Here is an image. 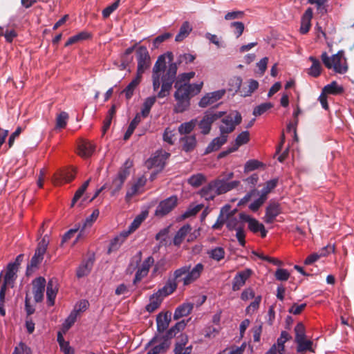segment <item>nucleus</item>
<instances>
[{
    "mask_svg": "<svg viewBox=\"0 0 354 354\" xmlns=\"http://www.w3.org/2000/svg\"><path fill=\"white\" fill-rule=\"evenodd\" d=\"M204 270V266L201 263H197L193 268L191 266H184L174 272L173 279H169L165 285L149 298V303L146 306L149 313H153L157 310L164 297L172 294L177 288L178 281H182L183 286H187L200 278Z\"/></svg>",
    "mask_w": 354,
    "mask_h": 354,
    "instance_id": "1",
    "label": "nucleus"
},
{
    "mask_svg": "<svg viewBox=\"0 0 354 354\" xmlns=\"http://www.w3.org/2000/svg\"><path fill=\"white\" fill-rule=\"evenodd\" d=\"M321 59L327 68L333 69L337 73L344 74L348 71L346 59L342 50L331 57H329L326 52H324L321 55Z\"/></svg>",
    "mask_w": 354,
    "mask_h": 354,
    "instance_id": "2",
    "label": "nucleus"
},
{
    "mask_svg": "<svg viewBox=\"0 0 354 354\" xmlns=\"http://www.w3.org/2000/svg\"><path fill=\"white\" fill-rule=\"evenodd\" d=\"M203 86V82L192 84L175 83L174 87L176 91L174 93V97H183L190 100L192 97L196 95L201 91Z\"/></svg>",
    "mask_w": 354,
    "mask_h": 354,
    "instance_id": "3",
    "label": "nucleus"
},
{
    "mask_svg": "<svg viewBox=\"0 0 354 354\" xmlns=\"http://www.w3.org/2000/svg\"><path fill=\"white\" fill-rule=\"evenodd\" d=\"M48 245V241L44 237L39 243L35 250V252L32 257L30 263L27 266V274H30L34 269L38 268V266L44 259V254L46 252Z\"/></svg>",
    "mask_w": 354,
    "mask_h": 354,
    "instance_id": "4",
    "label": "nucleus"
},
{
    "mask_svg": "<svg viewBox=\"0 0 354 354\" xmlns=\"http://www.w3.org/2000/svg\"><path fill=\"white\" fill-rule=\"evenodd\" d=\"M136 60L138 62L137 74L142 75L145 71L151 66V57L147 47L138 46L136 52Z\"/></svg>",
    "mask_w": 354,
    "mask_h": 354,
    "instance_id": "5",
    "label": "nucleus"
},
{
    "mask_svg": "<svg viewBox=\"0 0 354 354\" xmlns=\"http://www.w3.org/2000/svg\"><path fill=\"white\" fill-rule=\"evenodd\" d=\"M242 118L238 111L230 113L222 120V124L219 127L221 133L227 135L232 132L236 126L241 122Z\"/></svg>",
    "mask_w": 354,
    "mask_h": 354,
    "instance_id": "6",
    "label": "nucleus"
},
{
    "mask_svg": "<svg viewBox=\"0 0 354 354\" xmlns=\"http://www.w3.org/2000/svg\"><path fill=\"white\" fill-rule=\"evenodd\" d=\"M225 114V111H206L203 118L198 123V127L201 130V133L204 135L208 134L211 130L212 123L222 118Z\"/></svg>",
    "mask_w": 354,
    "mask_h": 354,
    "instance_id": "7",
    "label": "nucleus"
},
{
    "mask_svg": "<svg viewBox=\"0 0 354 354\" xmlns=\"http://www.w3.org/2000/svg\"><path fill=\"white\" fill-rule=\"evenodd\" d=\"M177 205V196H171L159 203L155 210L154 215L158 218H162L170 213Z\"/></svg>",
    "mask_w": 354,
    "mask_h": 354,
    "instance_id": "8",
    "label": "nucleus"
},
{
    "mask_svg": "<svg viewBox=\"0 0 354 354\" xmlns=\"http://www.w3.org/2000/svg\"><path fill=\"white\" fill-rule=\"evenodd\" d=\"M170 156V154L165 151H158L154 156L148 159L145 165L148 169L156 168V170L160 171L163 169L167 159Z\"/></svg>",
    "mask_w": 354,
    "mask_h": 354,
    "instance_id": "9",
    "label": "nucleus"
},
{
    "mask_svg": "<svg viewBox=\"0 0 354 354\" xmlns=\"http://www.w3.org/2000/svg\"><path fill=\"white\" fill-rule=\"evenodd\" d=\"M151 348L147 354H160L165 352L170 346L169 339L165 335L163 337H155L149 342Z\"/></svg>",
    "mask_w": 354,
    "mask_h": 354,
    "instance_id": "10",
    "label": "nucleus"
},
{
    "mask_svg": "<svg viewBox=\"0 0 354 354\" xmlns=\"http://www.w3.org/2000/svg\"><path fill=\"white\" fill-rule=\"evenodd\" d=\"M166 68V57L165 55L158 57L156 62L153 68V88L154 91H157L160 85V78L161 72Z\"/></svg>",
    "mask_w": 354,
    "mask_h": 354,
    "instance_id": "11",
    "label": "nucleus"
},
{
    "mask_svg": "<svg viewBox=\"0 0 354 354\" xmlns=\"http://www.w3.org/2000/svg\"><path fill=\"white\" fill-rule=\"evenodd\" d=\"M240 218L248 223V228L253 233L260 232L262 237H266L267 231L264 225L259 223L257 219L252 218L250 216L245 214H240Z\"/></svg>",
    "mask_w": 354,
    "mask_h": 354,
    "instance_id": "12",
    "label": "nucleus"
},
{
    "mask_svg": "<svg viewBox=\"0 0 354 354\" xmlns=\"http://www.w3.org/2000/svg\"><path fill=\"white\" fill-rule=\"evenodd\" d=\"M225 93L224 89L208 93L201 99L198 105L202 108L207 107L221 99Z\"/></svg>",
    "mask_w": 354,
    "mask_h": 354,
    "instance_id": "13",
    "label": "nucleus"
},
{
    "mask_svg": "<svg viewBox=\"0 0 354 354\" xmlns=\"http://www.w3.org/2000/svg\"><path fill=\"white\" fill-rule=\"evenodd\" d=\"M46 279L39 277L32 281V293L36 302H41L44 298Z\"/></svg>",
    "mask_w": 354,
    "mask_h": 354,
    "instance_id": "14",
    "label": "nucleus"
},
{
    "mask_svg": "<svg viewBox=\"0 0 354 354\" xmlns=\"http://www.w3.org/2000/svg\"><path fill=\"white\" fill-rule=\"evenodd\" d=\"M154 264V259L152 256L148 257L141 264L140 267L138 269L133 283H136L140 281L145 277L149 271L150 268Z\"/></svg>",
    "mask_w": 354,
    "mask_h": 354,
    "instance_id": "15",
    "label": "nucleus"
},
{
    "mask_svg": "<svg viewBox=\"0 0 354 354\" xmlns=\"http://www.w3.org/2000/svg\"><path fill=\"white\" fill-rule=\"evenodd\" d=\"M281 212L279 203L276 202H270L266 209V214L263 221L266 223H272L276 217Z\"/></svg>",
    "mask_w": 354,
    "mask_h": 354,
    "instance_id": "16",
    "label": "nucleus"
},
{
    "mask_svg": "<svg viewBox=\"0 0 354 354\" xmlns=\"http://www.w3.org/2000/svg\"><path fill=\"white\" fill-rule=\"evenodd\" d=\"M252 273V271L250 269H245L241 272H238L235 275L233 280L232 290L234 291L240 290L241 288L245 285L247 279L250 277Z\"/></svg>",
    "mask_w": 354,
    "mask_h": 354,
    "instance_id": "17",
    "label": "nucleus"
},
{
    "mask_svg": "<svg viewBox=\"0 0 354 354\" xmlns=\"http://www.w3.org/2000/svg\"><path fill=\"white\" fill-rule=\"evenodd\" d=\"M147 179L145 176H141L127 190L126 194V199L130 200L133 196L140 194L143 192L145 185H146Z\"/></svg>",
    "mask_w": 354,
    "mask_h": 354,
    "instance_id": "18",
    "label": "nucleus"
},
{
    "mask_svg": "<svg viewBox=\"0 0 354 354\" xmlns=\"http://www.w3.org/2000/svg\"><path fill=\"white\" fill-rule=\"evenodd\" d=\"M95 149V145L87 140H81L78 145V154L84 158L92 156Z\"/></svg>",
    "mask_w": 354,
    "mask_h": 354,
    "instance_id": "19",
    "label": "nucleus"
},
{
    "mask_svg": "<svg viewBox=\"0 0 354 354\" xmlns=\"http://www.w3.org/2000/svg\"><path fill=\"white\" fill-rule=\"evenodd\" d=\"M18 269L19 263H10L8 264L3 285L13 286V283L17 278Z\"/></svg>",
    "mask_w": 354,
    "mask_h": 354,
    "instance_id": "20",
    "label": "nucleus"
},
{
    "mask_svg": "<svg viewBox=\"0 0 354 354\" xmlns=\"http://www.w3.org/2000/svg\"><path fill=\"white\" fill-rule=\"evenodd\" d=\"M171 322V313H160L156 317L157 329L159 333H163L169 326Z\"/></svg>",
    "mask_w": 354,
    "mask_h": 354,
    "instance_id": "21",
    "label": "nucleus"
},
{
    "mask_svg": "<svg viewBox=\"0 0 354 354\" xmlns=\"http://www.w3.org/2000/svg\"><path fill=\"white\" fill-rule=\"evenodd\" d=\"M57 291L58 288L56 281L53 279H50L48 282L46 290L47 300L49 306L54 305Z\"/></svg>",
    "mask_w": 354,
    "mask_h": 354,
    "instance_id": "22",
    "label": "nucleus"
},
{
    "mask_svg": "<svg viewBox=\"0 0 354 354\" xmlns=\"http://www.w3.org/2000/svg\"><path fill=\"white\" fill-rule=\"evenodd\" d=\"M313 13V9L308 8L302 16L300 27V32L301 34H306L309 31L311 26Z\"/></svg>",
    "mask_w": 354,
    "mask_h": 354,
    "instance_id": "23",
    "label": "nucleus"
},
{
    "mask_svg": "<svg viewBox=\"0 0 354 354\" xmlns=\"http://www.w3.org/2000/svg\"><path fill=\"white\" fill-rule=\"evenodd\" d=\"M194 308V304L184 303L179 306L175 310L174 319L178 320L180 318L189 315Z\"/></svg>",
    "mask_w": 354,
    "mask_h": 354,
    "instance_id": "24",
    "label": "nucleus"
},
{
    "mask_svg": "<svg viewBox=\"0 0 354 354\" xmlns=\"http://www.w3.org/2000/svg\"><path fill=\"white\" fill-rule=\"evenodd\" d=\"M227 136L221 133L220 136L214 138L207 147V153L218 150L227 142Z\"/></svg>",
    "mask_w": 354,
    "mask_h": 354,
    "instance_id": "25",
    "label": "nucleus"
},
{
    "mask_svg": "<svg viewBox=\"0 0 354 354\" xmlns=\"http://www.w3.org/2000/svg\"><path fill=\"white\" fill-rule=\"evenodd\" d=\"M198 194L206 201L214 200L218 196L212 182H209L206 186H204L199 192Z\"/></svg>",
    "mask_w": 354,
    "mask_h": 354,
    "instance_id": "26",
    "label": "nucleus"
},
{
    "mask_svg": "<svg viewBox=\"0 0 354 354\" xmlns=\"http://www.w3.org/2000/svg\"><path fill=\"white\" fill-rule=\"evenodd\" d=\"M182 149L186 152L193 151L196 146V138L195 136H185L180 138Z\"/></svg>",
    "mask_w": 354,
    "mask_h": 354,
    "instance_id": "27",
    "label": "nucleus"
},
{
    "mask_svg": "<svg viewBox=\"0 0 354 354\" xmlns=\"http://www.w3.org/2000/svg\"><path fill=\"white\" fill-rule=\"evenodd\" d=\"M292 338L291 335L286 331H282L280 337L277 339V343L272 347H275V351L279 354L283 353L285 351L284 344Z\"/></svg>",
    "mask_w": 354,
    "mask_h": 354,
    "instance_id": "28",
    "label": "nucleus"
},
{
    "mask_svg": "<svg viewBox=\"0 0 354 354\" xmlns=\"http://www.w3.org/2000/svg\"><path fill=\"white\" fill-rule=\"evenodd\" d=\"M191 230L192 227L190 225L188 224L185 225L180 227L174 238V244L177 246L180 245L185 239V236L188 234V233L191 232Z\"/></svg>",
    "mask_w": 354,
    "mask_h": 354,
    "instance_id": "29",
    "label": "nucleus"
},
{
    "mask_svg": "<svg viewBox=\"0 0 354 354\" xmlns=\"http://www.w3.org/2000/svg\"><path fill=\"white\" fill-rule=\"evenodd\" d=\"M309 60L312 62L311 66L308 69V74L312 77H317L322 73L320 62L315 57L310 56Z\"/></svg>",
    "mask_w": 354,
    "mask_h": 354,
    "instance_id": "30",
    "label": "nucleus"
},
{
    "mask_svg": "<svg viewBox=\"0 0 354 354\" xmlns=\"http://www.w3.org/2000/svg\"><path fill=\"white\" fill-rule=\"evenodd\" d=\"M259 87V82L255 80H250L247 87H243L240 90V95L243 97L250 96Z\"/></svg>",
    "mask_w": 354,
    "mask_h": 354,
    "instance_id": "31",
    "label": "nucleus"
},
{
    "mask_svg": "<svg viewBox=\"0 0 354 354\" xmlns=\"http://www.w3.org/2000/svg\"><path fill=\"white\" fill-rule=\"evenodd\" d=\"M189 319L187 321L182 320L177 322L173 327H171L166 333L165 336L167 339H171L180 331L184 330Z\"/></svg>",
    "mask_w": 354,
    "mask_h": 354,
    "instance_id": "32",
    "label": "nucleus"
},
{
    "mask_svg": "<svg viewBox=\"0 0 354 354\" xmlns=\"http://www.w3.org/2000/svg\"><path fill=\"white\" fill-rule=\"evenodd\" d=\"M93 264V263L91 259H88L86 261H84L77 270V277L78 278H81L88 275L91 270Z\"/></svg>",
    "mask_w": 354,
    "mask_h": 354,
    "instance_id": "33",
    "label": "nucleus"
},
{
    "mask_svg": "<svg viewBox=\"0 0 354 354\" xmlns=\"http://www.w3.org/2000/svg\"><path fill=\"white\" fill-rule=\"evenodd\" d=\"M192 28L188 21H185L180 28L178 34L176 36L175 41H182L192 32Z\"/></svg>",
    "mask_w": 354,
    "mask_h": 354,
    "instance_id": "34",
    "label": "nucleus"
},
{
    "mask_svg": "<svg viewBox=\"0 0 354 354\" xmlns=\"http://www.w3.org/2000/svg\"><path fill=\"white\" fill-rule=\"evenodd\" d=\"M142 75L136 74V77L128 84V86L124 90V93L127 99L131 97L133 94L135 88L140 83Z\"/></svg>",
    "mask_w": 354,
    "mask_h": 354,
    "instance_id": "35",
    "label": "nucleus"
},
{
    "mask_svg": "<svg viewBox=\"0 0 354 354\" xmlns=\"http://www.w3.org/2000/svg\"><path fill=\"white\" fill-rule=\"evenodd\" d=\"M297 344V351L300 353H306L307 351L314 352L313 349V342L306 339L295 342Z\"/></svg>",
    "mask_w": 354,
    "mask_h": 354,
    "instance_id": "36",
    "label": "nucleus"
},
{
    "mask_svg": "<svg viewBox=\"0 0 354 354\" xmlns=\"http://www.w3.org/2000/svg\"><path fill=\"white\" fill-rule=\"evenodd\" d=\"M148 215L147 212H142L138 214L133 221L129 227V230L127 232L129 234L136 231L141 225V223L145 220Z\"/></svg>",
    "mask_w": 354,
    "mask_h": 354,
    "instance_id": "37",
    "label": "nucleus"
},
{
    "mask_svg": "<svg viewBox=\"0 0 354 354\" xmlns=\"http://www.w3.org/2000/svg\"><path fill=\"white\" fill-rule=\"evenodd\" d=\"M250 140L249 132L245 131L239 134L235 140V147L230 149V152L236 151L240 146L248 143Z\"/></svg>",
    "mask_w": 354,
    "mask_h": 354,
    "instance_id": "38",
    "label": "nucleus"
},
{
    "mask_svg": "<svg viewBox=\"0 0 354 354\" xmlns=\"http://www.w3.org/2000/svg\"><path fill=\"white\" fill-rule=\"evenodd\" d=\"M156 101V97L155 96H151L146 98L143 103L142 108L140 112V114L142 118H147L149 115L150 110L153 105L155 104Z\"/></svg>",
    "mask_w": 354,
    "mask_h": 354,
    "instance_id": "39",
    "label": "nucleus"
},
{
    "mask_svg": "<svg viewBox=\"0 0 354 354\" xmlns=\"http://www.w3.org/2000/svg\"><path fill=\"white\" fill-rule=\"evenodd\" d=\"M207 254L209 258L216 261H220L223 259L225 255V250L222 247H216L210 249L207 251Z\"/></svg>",
    "mask_w": 354,
    "mask_h": 354,
    "instance_id": "40",
    "label": "nucleus"
},
{
    "mask_svg": "<svg viewBox=\"0 0 354 354\" xmlns=\"http://www.w3.org/2000/svg\"><path fill=\"white\" fill-rule=\"evenodd\" d=\"M128 235L129 234L127 232H124L115 237L111 242L109 252H111V251L118 250L122 243L125 241Z\"/></svg>",
    "mask_w": 354,
    "mask_h": 354,
    "instance_id": "41",
    "label": "nucleus"
},
{
    "mask_svg": "<svg viewBox=\"0 0 354 354\" xmlns=\"http://www.w3.org/2000/svg\"><path fill=\"white\" fill-rule=\"evenodd\" d=\"M344 91L343 87L339 86L335 81L326 85L323 88V92L326 94L337 95Z\"/></svg>",
    "mask_w": 354,
    "mask_h": 354,
    "instance_id": "42",
    "label": "nucleus"
},
{
    "mask_svg": "<svg viewBox=\"0 0 354 354\" xmlns=\"http://www.w3.org/2000/svg\"><path fill=\"white\" fill-rule=\"evenodd\" d=\"M206 180V176L204 174L198 173L191 176L188 178L187 182L191 186L194 187H198L203 184Z\"/></svg>",
    "mask_w": 354,
    "mask_h": 354,
    "instance_id": "43",
    "label": "nucleus"
},
{
    "mask_svg": "<svg viewBox=\"0 0 354 354\" xmlns=\"http://www.w3.org/2000/svg\"><path fill=\"white\" fill-rule=\"evenodd\" d=\"M176 104L174 106L176 113H182L187 110L190 105V100L183 97H175Z\"/></svg>",
    "mask_w": 354,
    "mask_h": 354,
    "instance_id": "44",
    "label": "nucleus"
},
{
    "mask_svg": "<svg viewBox=\"0 0 354 354\" xmlns=\"http://www.w3.org/2000/svg\"><path fill=\"white\" fill-rule=\"evenodd\" d=\"M177 69L178 67L176 63L170 64L166 71V73L163 75L162 80H165L174 82L176 75Z\"/></svg>",
    "mask_w": 354,
    "mask_h": 354,
    "instance_id": "45",
    "label": "nucleus"
},
{
    "mask_svg": "<svg viewBox=\"0 0 354 354\" xmlns=\"http://www.w3.org/2000/svg\"><path fill=\"white\" fill-rule=\"evenodd\" d=\"M99 214H100L99 210L98 209H95L92 212V214L88 218H86V221H85V222L84 223L83 228L81 230L80 233L77 236V238H76V239H75V241L73 244H75L83 236L82 231H83L84 228L85 227H86L87 225L91 226L92 225L93 222L95 221L97 219V218L99 216Z\"/></svg>",
    "mask_w": 354,
    "mask_h": 354,
    "instance_id": "46",
    "label": "nucleus"
},
{
    "mask_svg": "<svg viewBox=\"0 0 354 354\" xmlns=\"http://www.w3.org/2000/svg\"><path fill=\"white\" fill-rule=\"evenodd\" d=\"M212 182L218 196L227 192V182L225 180L216 179Z\"/></svg>",
    "mask_w": 354,
    "mask_h": 354,
    "instance_id": "47",
    "label": "nucleus"
},
{
    "mask_svg": "<svg viewBox=\"0 0 354 354\" xmlns=\"http://www.w3.org/2000/svg\"><path fill=\"white\" fill-rule=\"evenodd\" d=\"M196 124V120H192L189 122L181 124L178 127V131L180 134H188L195 127Z\"/></svg>",
    "mask_w": 354,
    "mask_h": 354,
    "instance_id": "48",
    "label": "nucleus"
},
{
    "mask_svg": "<svg viewBox=\"0 0 354 354\" xmlns=\"http://www.w3.org/2000/svg\"><path fill=\"white\" fill-rule=\"evenodd\" d=\"M278 183V179L274 178L270 180H268L266 183L263 189L261 190V195L262 196H265L267 199L268 194L270 193L277 186Z\"/></svg>",
    "mask_w": 354,
    "mask_h": 354,
    "instance_id": "49",
    "label": "nucleus"
},
{
    "mask_svg": "<svg viewBox=\"0 0 354 354\" xmlns=\"http://www.w3.org/2000/svg\"><path fill=\"white\" fill-rule=\"evenodd\" d=\"M295 342H299L300 339H306L305 326L301 322H299L295 327Z\"/></svg>",
    "mask_w": 354,
    "mask_h": 354,
    "instance_id": "50",
    "label": "nucleus"
},
{
    "mask_svg": "<svg viewBox=\"0 0 354 354\" xmlns=\"http://www.w3.org/2000/svg\"><path fill=\"white\" fill-rule=\"evenodd\" d=\"M162 82L161 89L159 91V93H158V97H159V98H162V97L167 96V95H169V91L171 88L172 84L174 83V82L165 80H162Z\"/></svg>",
    "mask_w": 354,
    "mask_h": 354,
    "instance_id": "51",
    "label": "nucleus"
},
{
    "mask_svg": "<svg viewBox=\"0 0 354 354\" xmlns=\"http://www.w3.org/2000/svg\"><path fill=\"white\" fill-rule=\"evenodd\" d=\"M68 114L62 111L57 115L56 118V128L64 129L66 126L67 121L68 120Z\"/></svg>",
    "mask_w": 354,
    "mask_h": 354,
    "instance_id": "52",
    "label": "nucleus"
},
{
    "mask_svg": "<svg viewBox=\"0 0 354 354\" xmlns=\"http://www.w3.org/2000/svg\"><path fill=\"white\" fill-rule=\"evenodd\" d=\"M272 107L273 104L270 102L261 104L254 109L253 115L255 116L261 115Z\"/></svg>",
    "mask_w": 354,
    "mask_h": 354,
    "instance_id": "53",
    "label": "nucleus"
},
{
    "mask_svg": "<svg viewBox=\"0 0 354 354\" xmlns=\"http://www.w3.org/2000/svg\"><path fill=\"white\" fill-rule=\"evenodd\" d=\"M225 223H226L227 227L229 230H232L237 227L239 221L234 216L232 213H229L225 217Z\"/></svg>",
    "mask_w": 354,
    "mask_h": 354,
    "instance_id": "54",
    "label": "nucleus"
},
{
    "mask_svg": "<svg viewBox=\"0 0 354 354\" xmlns=\"http://www.w3.org/2000/svg\"><path fill=\"white\" fill-rule=\"evenodd\" d=\"M88 37V34L85 32H80L74 36L68 38L67 41L65 44L66 46L72 45L73 44L77 43L80 41L84 40L86 39Z\"/></svg>",
    "mask_w": 354,
    "mask_h": 354,
    "instance_id": "55",
    "label": "nucleus"
},
{
    "mask_svg": "<svg viewBox=\"0 0 354 354\" xmlns=\"http://www.w3.org/2000/svg\"><path fill=\"white\" fill-rule=\"evenodd\" d=\"M89 182H90V179L85 181L84 183V184L76 191V192L75 193V195L73 196V198L72 200V203H71L72 207L82 197V196L86 191V188L88 187Z\"/></svg>",
    "mask_w": 354,
    "mask_h": 354,
    "instance_id": "56",
    "label": "nucleus"
},
{
    "mask_svg": "<svg viewBox=\"0 0 354 354\" xmlns=\"http://www.w3.org/2000/svg\"><path fill=\"white\" fill-rule=\"evenodd\" d=\"M194 76V72L181 73L178 76L175 83H180V84H183V83L184 84H189V80Z\"/></svg>",
    "mask_w": 354,
    "mask_h": 354,
    "instance_id": "57",
    "label": "nucleus"
},
{
    "mask_svg": "<svg viewBox=\"0 0 354 354\" xmlns=\"http://www.w3.org/2000/svg\"><path fill=\"white\" fill-rule=\"evenodd\" d=\"M242 79L240 77H233L229 80V86L230 91H239L241 89Z\"/></svg>",
    "mask_w": 354,
    "mask_h": 354,
    "instance_id": "58",
    "label": "nucleus"
},
{
    "mask_svg": "<svg viewBox=\"0 0 354 354\" xmlns=\"http://www.w3.org/2000/svg\"><path fill=\"white\" fill-rule=\"evenodd\" d=\"M245 350V346L242 345L241 346H230L226 348L223 351L219 353L218 354H243Z\"/></svg>",
    "mask_w": 354,
    "mask_h": 354,
    "instance_id": "59",
    "label": "nucleus"
},
{
    "mask_svg": "<svg viewBox=\"0 0 354 354\" xmlns=\"http://www.w3.org/2000/svg\"><path fill=\"white\" fill-rule=\"evenodd\" d=\"M76 318L77 313L75 312H72L63 324L64 332H66L72 326V325L75 322Z\"/></svg>",
    "mask_w": 354,
    "mask_h": 354,
    "instance_id": "60",
    "label": "nucleus"
},
{
    "mask_svg": "<svg viewBox=\"0 0 354 354\" xmlns=\"http://www.w3.org/2000/svg\"><path fill=\"white\" fill-rule=\"evenodd\" d=\"M261 301V297L257 296L254 297V301H252L247 308L246 313L247 314H252L254 313L259 307L260 302Z\"/></svg>",
    "mask_w": 354,
    "mask_h": 354,
    "instance_id": "61",
    "label": "nucleus"
},
{
    "mask_svg": "<svg viewBox=\"0 0 354 354\" xmlns=\"http://www.w3.org/2000/svg\"><path fill=\"white\" fill-rule=\"evenodd\" d=\"M175 133L174 130L170 128H166L163 133V140L165 142L169 145H173L174 142Z\"/></svg>",
    "mask_w": 354,
    "mask_h": 354,
    "instance_id": "62",
    "label": "nucleus"
},
{
    "mask_svg": "<svg viewBox=\"0 0 354 354\" xmlns=\"http://www.w3.org/2000/svg\"><path fill=\"white\" fill-rule=\"evenodd\" d=\"M171 34L169 32L164 33L161 35H159L156 37L153 41V46L154 48H157L159 47V46L164 42L165 41L167 40L168 39L171 37Z\"/></svg>",
    "mask_w": 354,
    "mask_h": 354,
    "instance_id": "63",
    "label": "nucleus"
},
{
    "mask_svg": "<svg viewBox=\"0 0 354 354\" xmlns=\"http://www.w3.org/2000/svg\"><path fill=\"white\" fill-rule=\"evenodd\" d=\"M275 278L278 281H287L290 277V272L283 268H279L275 272Z\"/></svg>",
    "mask_w": 354,
    "mask_h": 354,
    "instance_id": "64",
    "label": "nucleus"
}]
</instances>
